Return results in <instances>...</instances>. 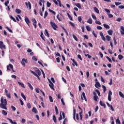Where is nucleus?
<instances>
[{
    "label": "nucleus",
    "mask_w": 124,
    "mask_h": 124,
    "mask_svg": "<svg viewBox=\"0 0 124 124\" xmlns=\"http://www.w3.org/2000/svg\"><path fill=\"white\" fill-rule=\"evenodd\" d=\"M0 107L2 109H4L5 110H7V108L6 105H7V100L6 99H3V97H2L0 99Z\"/></svg>",
    "instance_id": "1"
},
{
    "label": "nucleus",
    "mask_w": 124,
    "mask_h": 124,
    "mask_svg": "<svg viewBox=\"0 0 124 124\" xmlns=\"http://www.w3.org/2000/svg\"><path fill=\"white\" fill-rule=\"evenodd\" d=\"M50 24L52 29H53V30H54L55 31H57V29H58V26L56 24V23L54 22H53L52 21H51L50 22Z\"/></svg>",
    "instance_id": "2"
},
{
    "label": "nucleus",
    "mask_w": 124,
    "mask_h": 124,
    "mask_svg": "<svg viewBox=\"0 0 124 124\" xmlns=\"http://www.w3.org/2000/svg\"><path fill=\"white\" fill-rule=\"evenodd\" d=\"M10 68H11V69H12V71L13 72H15V71H14V69H13V65H12L11 64H9L7 66V69L9 71H11Z\"/></svg>",
    "instance_id": "3"
},
{
    "label": "nucleus",
    "mask_w": 124,
    "mask_h": 124,
    "mask_svg": "<svg viewBox=\"0 0 124 124\" xmlns=\"http://www.w3.org/2000/svg\"><path fill=\"white\" fill-rule=\"evenodd\" d=\"M25 62L27 63L28 62V60L22 59V61L21 62V63L24 66H26V64L25 63Z\"/></svg>",
    "instance_id": "4"
},
{
    "label": "nucleus",
    "mask_w": 124,
    "mask_h": 124,
    "mask_svg": "<svg viewBox=\"0 0 124 124\" xmlns=\"http://www.w3.org/2000/svg\"><path fill=\"white\" fill-rule=\"evenodd\" d=\"M112 95V92L111 91H108V101H111L112 99L111 98V95Z\"/></svg>",
    "instance_id": "5"
},
{
    "label": "nucleus",
    "mask_w": 124,
    "mask_h": 124,
    "mask_svg": "<svg viewBox=\"0 0 124 124\" xmlns=\"http://www.w3.org/2000/svg\"><path fill=\"white\" fill-rule=\"evenodd\" d=\"M5 45H3V42L0 41V49L2 50V49H5Z\"/></svg>",
    "instance_id": "6"
},
{
    "label": "nucleus",
    "mask_w": 124,
    "mask_h": 124,
    "mask_svg": "<svg viewBox=\"0 0 124 124\" xmlns=\"http://www.w3.org/2000/svg\"><path fill=\"white\" fill-rule=\"evenodd\" d=\"M30 72H31V73H32L33 75H34V76L37 78L39 80H40V78L36 73H35V72H33V71L32 70H30Z\"/></svg>",
    "instance_id": "7"
},
{
    "label": "nucleus",
    "mask_w": 124,
    "mask_h": 124,
    "mask_svg": "<svg viewBox=\"0 0 124 124\" xmlns=\"http://www.w3.org/2000/svg\"><path fill=\"white\" fill-rule=\"evenodd\" d=\"M25 21L26 24L28 25V26H29V27H30V24L29 23H31V21H30V19H29V18L27 17H25Z\"/></svg>",
    "instance_id": "8"
},
{
    "label": "nucleus",
    "mask_w": 124,
    "mask_h": 124,
    "mask_svg": "<svg viewBox=\"0 0 124 124\" xmlns=\"http://www.w3.org/2000/svg\"><path fill=\"white\" fill-rule=\"evenodd\" d=\"M49 86L50 87V89H51V90H53V91H55V88H54V84L53 83V82H50L49 84Z\"/></svg>",
    "instance_id": "9"
},
{
    "label": "nucleus",
    "mask_w": 124,
    "mask_h": 124,
    "mask_svg": "<svg viewBox=\"0 0 124 124\" xmlns=\"http://www.w3.org/2000/svg\"><path fill=\"white\" fill-rule=\"evenodd\" d=\"M99 104L101 106H102L104 108H106V105L102 102V101L99 102Z\"/></svg>",
    "instance_id": "10"
},
{
    "label": "nucleus",
    "mask_w": 124,
    "mask_h": 124,
    "mask_svg": "<svg viewBox=\"0 0 124 124\" xmlns=\"http://www.w3.org/2000/svg\"><path fill=\"white\" fill-rule=\"evenodd\" d=\"M121 31H120V32L122 35H124V27L121 26L120 28Z\"/></svg>",
    "instance_id": "11"
},
{
    "label": "nucleus",
    "mask_w": 124,
    "mask_h": 124,
    "mask_svg": "<svg viewBox=\"0 0 124 124\" xmlns=\"http://www.w3.org/2000/svg\"><path fill=\"white\" fill-rule=\"evenodd\" d=\"M35 73H37L38 76H40L41 75V72L39 69H37L35 71Z\"/></svg>",
    "instance_id": "12"
},
{
    "label": "nucleus",
    "mask_w": 124,
    "mask_h": 124,
    "mask_svg": "<svg viewBox=\"0 0 124 124\" xmlns=\"http://www.w3.org/2000/svg\"><path fill=\"white\" fill-rule=\"evenodd\" d=\"M32 112L33 113H35V114H37L38 111H37V109H36V108L33 107L32 109Z\"/></svg>",
    "instance_id": "13"
},
{
    "label": "nucleus",
    "mask_w": 124,
    "mask_h": 124,
    "mask_svg": "<svg viewBox=\"0 0 124 124\" xmlns=\"http://www.w3.org/2000/svg\"><path fill=\"white\" fill-rule=\"evenodd\" d=\"M76 115V109L75 108L73 111V119L75 121H76V119L75 118Z\"/></svg>",
    "instance_id": "14"
},
{
    "label": "nucleus",
    "mask_w": 124,
    "mask_h": 124,
    "mask_svg": "<svg viewBox=\"0 0 124 124\" xmlns=\"http://www.w3.org/2000/svg\"><path fill=\"white\" fill-rule=\"evenodd\" d=\"M95 88H100V87H101V85H100V83H99V82H96V84H95Z\"/></svg>",
    "instance_id": "15"
},
{
    "label": "nucleus",
    "mask_w": 124,
    "mask_h": 124,
    "mask_svg": "<svg viewBox=\"0 0 124 124\" xmlns=\"http://www.w3.org/2000/svg\"><path fill=\"white\" fill-rule=\"evenodd\" d=\"M103 26H104V28H105V29H106L107 30H109V29H110V26H109V25H108V24H104Z\"/></svg>",
    "instance_id": "16"
},
{
    "label": "nucleus",
    "mask_w": 124,
    "mask_h": 124,
    "mask_svg": "<svg viewBox=\"0 0 124 124\" xmlns=\"http://www.w3.org/2000/svg\"><path fill=\"white\" fill-rule=\"evenodd\" d=\"M27 84H28V86H29V87L30 88V89L31 91H32V90H33V87H32V86L31 85V84L30 83V82H28Z\"/></svg>",
    "instance_id": "17"
},
{
    "label": "nucleus",
    "mask_w": 124,
    "mask_h": 124,
    "mask_svg": "<svg viewBox=\"0 0 124 124\" xmlns=\"http://www.w3.org/2000/svg\"><path fill=\"white\" fill-rule=\"evenodd\" d=\"M16 13H17V14H20L21 13V12H22V10H21L19 9H16Z\"/></svg>",
    "instance_id": "18"
},
{
    "label": "nucleus",
    "mask_w": 124,
    "mask_h": 124,
    "mask_svg": "<svg viewBox=\"0 0 124 124\" xmlns=\"http://www.w3.org/2000/svg\"><path fill=\"white\" fill-rule=\"evenodd\" d=\"M40 36H41L42 39H43V40H44V41H45V36H44V35H43V33L42 32H41Z\"/></svg>",
    "instance_id": "19"
},
{
    "label": "nucleus",
    "mask_w": 124,
    "mask_h": 124,
    "mask_svg": "<svg viewBox=\"0 0 124 124\" xmlns=\"http://www.w3.org/2000/svg\"><path fill=\"white\" fill-rule=\"evenodd\" d=\"M73 62H74V63L72 64L73 66H75V65L76 66H78V63L76 62V61H75V60H73Z\"/></svg>",
    "instance_id": "20"
},
{
    "label": "nucleus",
    "mask_w": 124,
    "mask_h": 124,
    "mask_svg": "<svg viewBox=\"0 0 124 124\" xmlns=\"http://www.w3.org/2000/svg\"><path fill=\"white\" fill-rule=\"evenodd\" d=\"M119 94L120 95V96L121 97H122V98H124V93H123L122 92H119Z\"/></svg>",
    "instance_id": "21"
},
{
    "label": "nucleus",
    "mask_w": 124,
    "mask_h": 124,
    "mask_svg": "<svg viewBox=\"0 0 124 124\" xmlns=\"http://www.w3.org/2000/svg\"><path fill=\"white\" fill-rule=\"evenodd\" d=\"M45 35H47V37H50V35H49V33L48 32V31H47V29L45 30Z\"/></svg>",
    "instance_id": "22"
},
{
    "label": "nucleus",
    "mask_w": 124,
    "mask_h": 124,
    "mask_svg": "<svg viewBox=\"0 0 124 124\" xmlns=\"http://www.w3.org/2000/svg\"><path fill=\"white\" fill-rule=\"evenodd\" d=\"M87 23H88V24H93V19H92V18H90L88 20Z\"/></svg>",
    "instance_id": "23"
},
{
    "label": "nucleus",
    "mask_w": 124,
    "mask_h": 124,
    "mask_svg": "<svg viewBox=\"0 0 124 124\" xmlns=\"http://www.w3.org/2000/svg\"><path fill=\"white\" fill-rule=\"evenodd\" d=\"M108 33L109 35H112V34H113V31H112V30H108Z\"/></svg>",
    "instance_id": "24"
},
{
    "label": "nucleus",
    "mask_w": 124,
    "mask_h": 124,
    "mask_svg": "<svg viewBox=\"0 0 124 124\" xmlns=\"http://www.w3.org/2000/svg\"><path fill=\"white\" fill-rule=\"evenodd\" d=\"M2 114L4 115V116H6L7 115V112L4 110H2Z\"/></svg>",
    "instance_id": "25"
},
{
    "label": "nucleus",
    "mask_w": 124,
    "mask_h": 124,
    "mask_svg": "<svg viewBox=\"0 0 124 124\" xmlns=\"http://www.w3.org/2000/svg\"><path fill=\"white\" fill-rule=\"evenodd\" d=\"M86 29L87 31H91V27H90V26L89 25H87L86 26Z\"/></svg>",
    "instance_id": "26"
},
{
    "label": "nucleus",
    "mask_w": 124,
    "mask_h": 124,
    "mask_svg": "<svg viewBox=\"0 0 124 124\" xmlns=\"http://www.w3.org/2000/svg\"><path fill=\"white\" fill-rule=\"evenodd\" d=\"M21 95L22 98H23V99H24V100H27V97H26V96H25L24 93H21Z\"/></svg>",
    "instance_id": "27"
},
{
    "label": "nucleus",
    "mask_w": 124,
    "mask_h": 124,
    "mask_svg": "<svg viewBox=\"0 0 124 124\" xmlns=\"http://www.w3.org/2000/svg\"><path fill=\"white\" fill-rule=\"evenodd\" d=\"M18 84L20 85V86H21V87H22V88H25V85L23 83H22L18 81L17 82Z\"/></svg>",
    "instance_id": "28"
},
{
    "label": "nucleus",
    "mask_w": 124,
    "mask_h": 124,
    "mask_svg": "<svg viewBox=\"0 0 124 124\" xmlns=\"http://www.w3.org/2000/svg\"><path fill=\"white\" fill-rule=\"evenodd\" d=\"M102 88L103 89L104 93H105L106 91H107V89L106 88V87L105 85H102Z\"/></svg>",
    "instance_id": "29"
},
{
    "label": "nucleus",
    "mask_w": 124,
    "mask_h": 124,
    "mask_svg": "<svg viewBox=\"0 0 124 124\" xmlns=\"http://www.w3.org/2000/svg\"><path fill=\"white\" fill-rule=\"evenodd\" d=\"M106 39L107 40H108V41H110V40H111V37L108 35H107L106 36Z\"/></svg>",
    "instance_id": "30"
},
{
    "label": "nucleus",
    "mask_w": 124,
    "mask_h": 124,
    "mask_svg": "<svg viewBox=\"0 0 124 124\" xmlns=\"http://www.w3.org/2000/svg\"><path fill=\"white\" fill-rule=\"evenodd\" d=\"M55 108L56 114V115H58L59 114V110L58 109V107H57V106H55Z\"/></svg>",
    "instance_id": "31"
},
{
    "label": "nucleus",
    "mask_w": 124,
    "mask_h": 124,
    "mask_svg": "<svg viewBox=\"0 0 124 124\" xmlns=\"http://www.w3.org/2000/svg\"><path fill=\"white\" fill-rule=\"evenodd\" d=\"M94 10L95 12H96V13L99 14V10L96 7H94Z\"/></svg>",
    "instance_id": "32"
},
{
    "label": "nucleus",
    "mask_w": 124,
    "mask_h": 124,
    "mask_svg": "<svg viewBox=\"0 0 124 124\" xmlns=\"http://www.w3.org/2000/svg\"><path fill=\"white\" fill-rule=\"evenodd\" d=\"M82 96L83 97V98H84V100L87 101V98L86 97V94H85V92L82 93Z\"/></svg>",
    "instance_id": "33"
},
{
    "label": "nucleus",
    "mask_w": 124,
    "mask_h": 124,
    "mask_svg": "<svg viewBox=\"0 0 124 124\" xmlns=\"http://www.w3.org/2000/svg\"><path fill=\"white\" fill-rule=\"evenodd\" d=\"M97 99H98V96H93V100L94 101L97 102Z\"/></svg>",
    "instance_id": "34"
},
{
    "label": "nucleus",
    "mask_w": 124,
    "mask_h": 124,
    "mask_svg": "<svg viewBox=\"0 0 124 124\" xmlns=\"http://www.w3.org/2000/svg\"><path fill=\"white\" fill-rule=\"evenodd\" d=\"M52 119L54 122V123H57V119L56 118V116L53 115Z\"/></svg>",
    "instance_id": "35"
},
{
    "label": "nucleus",
    "mask_w": 124,
    "mask_h": 124,
    "mask_svg": "<svg viewBox=\"0 0 124 124\" xmlns=\"http://www.w3.org/2000/svg\"><path fill=\"white\" fill-rule=\"evenodd\" d=\"M48 11H49V12H51V13H52V14H53V15H56V12H55V11H53L51 9H48Z\"/></svg>",
    "instance_id": "36"
},
{
    "label": "nucleus",
    "mask_w": 124,
    "mask_h": 124,
    "mask_svg": "<svg viewBox=\"0 0 124 124\" xmlns=\"http://www.w3.org/2000/svg\"><path fill=\"white\" fill-rule=\"evenodd\" d=\"M118 59L119 60H122V59H124V56L122 55L121 54H120L118 55Z\"/></svg>",
    "instance_id": "37"
},
{
    "label": "nucleus",
    "mask_w": 124,
    "mask_h": 124,
    "mask_svg": "<svg viewBox=\"0 0 124 124\" xmlns=\"http://www.w3.org/2000/svg\"><path fill=\"white\" fill-rule=\"evenodd\" d=\"M75 5H76V6L78 7V8H81V5L80 4V3H76Z\"/></svg>",
    "instance_id": "38"
},
{
    "label": "nucleus",
    "mask_w": 124,
    "mask_h": 124,
    "mask_svg": "<svg viewBox=\"0 0 124 124\" xmlns=\"http://www.w3.org/2000/svg\"><path fill=\"white\" fill-rule=\"evenodd\" d=\"M49 99L50 100V102H54V100H53V97L51 96H49Z\"/></svg>",
    "instance_id": "39"
},
{
    "label": "nucleus",
    "mask_w": 124,
    "mask_h": 124,
    "mask_svg": "<svg viewBox=\"0 0 124 124\" xmlns=\"http://www.w3.org/2000/svg\"><path fill=\"white\" fill-rule=\"evenodd\" d=\"M10 18H11V19H12V20H13V21H14V22H17V21L15 19V18L13 17L12 16H10Z\"/></svg>",
    "instance_id": "40"
},
{
    "label": "nucleus",
    "mask_w": 124,
    "mask_h": 124,
    "mask_svg": "<svg viewBox=\"0 0 124 124\" xmlns=\"http://www.w3.org/2000/svg\"><path fill=\"white\" fill-rule=\"evenodd\" d=\"M73 37L76 41H78V38H77V37H76L75 35L73 34Z\"/></svg>",
    "instance_id": "41"
},
{
    "label": "nucleus",
    "mask_w": 124,
    "mask_h": 124,
    "mask_svg": "<svg viewBox=\"0 0 124 124\" xmlns=\"http://www.w3.org/2000/svg\"><path fill=\"white\" fill-rule=\"evenodd\" d=\"M95 92L96 93H97V94H98V95L99 96H100V92H99V90H96L95 91Z\"/></svg>",
    "instance_id": "42"
},
{
    "label": "nucleus",
    "mask_w": 124,
    "mask_h": 124,
    "mask_svg": "<svg viewBox=\"0 0 124 124\" xmlns=\"http://www.w3.org/2000/svg\"><path fill=\"white\" fill-rule=\"evenodd\" d=\"M47 16H48V12L45 11V15H44V18L45 19V18H46V17H47Z\"/></svg>",
    "instance_id": "43"
},
{
    "label": "nucleus",
    "mask_w": 124,
    "mask_h": 124,
    "mask_svg": "<svg viewBox=\"0 0 124 124\" xmlns=\"http://www.w3.org/2000/svg\"><path fill=\"white\" fill-rule=\"evenodd\" d=\"M27 107H28V109H31V103H28Z\"/></svg>",
    "instance_id": "44"
},
{
    "label": "nucleus",
    "mask_w": 124,
    "mask_h": 124,
    "mask_svg": "<svg viewBox=\"0 0 124 124\" xmlns=\"http://www.w3.org/2000/svg\"><path fill=\"white\" fill-rule=\"evenodd\" d=\"M32 60H33V61H35V62H37V58H36L35 56H33L32 57Z\"/></svg>",
    "instance_id": "45"
},
{
    "label": "nucleus",
    "mask_w": 124,
    "mask_h": 124,
    "mask_svg": "<svg viewBox=\"0 0 124 124\" xmlns=\"http://www.w3.org/2000/svg\"><path fill=\"white\" fill-rule=\"evenodd\" d=\"M67 16L68 18L70 19L71 21H72V17L70 15H69L68 13L67 14Z\"/></svg>",
    "instance_id": "46"
},
{
    "label": "nucleus",
    "mask_w": 124,
    "mask_h": 124,
    "mask_svg": "<svg viewBox=\"0 0 124 124\" xmlns=\"http://www.w3.org/2000/svg\"><path fill=\"white\" fill-rule=\"evenodd\" d=\"M95 23L97 25H101V22H100V21H99L98 20H95Z\"/></svg>",
    "instance_id": "47"
},
{
    "label": "nucleus",
    "mask_w": 124,
    "mask_h": 124,
    "mask_svg": "<svg viewBox=\"0 0 124 124\" xmlns=\"http://www.w3.org/2000/svg\"><path fill=\"white\" fill-rule=\"evenodd\" d=\"M6 29L7 30V31H9V32H13V31H12V30H11V29H10L8 27H6Z\"/></svg>",
    "instance_id": "48"
},
{
    "label": "nucleus",
    "mask_w": 124,
    "mask_h": 124,
    "mask_svg": "<svg viewBox=\"0 0 124 124\" xmlns=\"http://www.w3.org/2000/svg\"><path fill=\"white\" fill-rule=\"evenodd\" d=\"M108 15L109 17V18H113V16L112 15V14H108Z\"/></svg>",
    "instance_id": "49"
},
{
    "label": "nucleus",
    "mask_w": 124,
    "mask_h": 124,
    "mask_svg": "<svg viewBox=\"0 0 124 124\" xmlns=\"http://www.w3.org/2000/svg\"><path fill=\"white\" fill-rule=\"evenodd\" d=\"M116 123L118 124H121V121H120V119H119V118L116 120Z\"/></svg>",
    "instance_id": "50"
},
{
    "label": "nucleus",
    "mask_w": 124,
    "mask_h": 124,
    "mask_svg": "<svg viewBox=\"0 0 124 124\" xmlns=\"http://www.w3.org/2000/svg\"><path fill=\"white\" fill-rule=\"evenodd\" d=\"M47 4V7H50L51 6V3L49 2V1H47L46 2Z\"/></svg>",
    "instance_id": "51"
},
{
    "label": "nucleus",
    "mask_w": 124,
    "mask_h": 124,
    "mask_svg": "<svg viewBox=\"0 0 124 124\" xmlns=\"http://www.w3.org/2000/svg\"><path fill=\"white\" fill-rule=\"evenodd\" d=\"M32 22H33V23H34V24H36V23H37L35 18H32Z\"/></svg>",
    "instance_id": "52"
},
{
    "label": "nucleus",
    "mask_w": 124,
    "mask_h": 124,
    "mask_svg": "<svg viewBox=\"0 0 124 124\" xmlns=\"http://www.w3.org/2000/svg\"><path fill=\"white\" fill-rule=\"evenodd\" d=\"M6 96L9 98H11V96H10V93L9 92L6 94Z\"/></svg>",
    "instance_id": "53"
},
{
    "label": "nucleus",
    "mask_w": 124,
    "mask_h": 124,
    "mask_svg": "<svg viewBox=\"0 0 124 124\" xmlns=\"http://www.w3.org/2000/svg\"><path fill=\"white\" fill-rule=\"evenodd\" d=\"M11 108L13 110V111H16V108H15V107L13 106H11Z\"/></svg>",
    "instance_id": "54"
},
{
    "label": "nucleus",
    "mask_w": 124,
    "mask_h": 124,
    "mask_svg": "<svg viewBox=\"0 0 124 124\" xmlns=\"http://www.w3.org/2000/svg\"><path fill=\"white\" fill-rule=\"evenodd\" d=\"M78 57L80 60V61H83V59H82V56L80 55V54L78 55Z\"/></svg>",
    "instance_id": "55"
},
{
    "label": "nucleus",
    "mask_w": 124,
    "mask_h": 124,
    "mask_svg": "<svg viewBox=\"0 0 124 124\" xmlns=\"http://www.w3.org/2000/svg\"><path fill=\"white\" fill-rule=\"evenodd\" d=\"M115 5L118 6V5H120V4H122V3L121 2H115Z\"/></svg>",
    "instance_id": "56"
},
{
    "label": "nucleus",
    "mask_w": 124,
    "mask_h": 124,
    "mask_svg": "<svg viewBox=\"0 0 124 124\" xmlns=\"http://www.w3.org/2000/svg\"><path fill=\"white\" fill-rule=\"evenodd\" d=\"M79 116L80 118V121H82V118H83V115H82V112H79Z\"/></svg>",
    "instance_id": "57"
},
{
    "label": "nucleus",
    "mask_w": 124,
    "mask_h": 124,
    "mask_svg": "<svg viewBox=\"0 0 124 124\" xmlns=\"http://www.w3.org/2000/svg\"><path fill=\"white\" fill-rule=\"evenodd\" d=\"M8 3H9V0H7L5 3H4V5L5 6H7Z\"/></svg>",
    "instance_id": "58"
},
{
    "label": "nucleus",
    "mask_w": 124,
    "mask_h": 124,
    "mask_svg": "<svg viewBox=\"0 0 124 124\" xmlns=\"http://www.w3.org/2000/svg\"><path fill=\"white\" fill-rule=\"evenodd\" d=\"M109 85H110V86L113 84V79H112V78L110 79V82H109Z\"/></svg>",
    "instance_id": "59"
},
{
    "label": "nucleus",
    "mask_w": 124,
    "mask_h": 124,
    "mask_svg": "<svg viewBox=\"0 0 124 124\" xmlns=\"http://www.w3.org/2000/svg\"><path fill=\"white\" fill-rule=\"evenodd\" d=\"M93 35H94V37L96 38L97 37V35H96V34L94 32V31H93Z\"/></svg>",
    "instance_id": "60"
},
{
    "label": "nucleus",
    "mask_w": 124,
    "mask_h": 124,
    "mask_svg": "<svg viewBox=\"0 0 124 124\" xmlns=\"http://www.w3.org/2000/svg\"><path fill=\"white\" fill-rule=\"evenodd\" d=\"M92 17L94 20H96V16L94 15H92Z\"/></svg>",
    "instance_id": "61"
},
{
    "label": "nucleus",
    "mask_w": 124,
    "mask_h": 124,
    "mask_svg": "<svg viewBox=\"0 0 124 124\" xmlns=\"http://www.w3.org/2000/svg\"><path fill=\"white\" fill-rule=\"evenodd\" d=\"M78 20L81 23V21H82V17L81 16L78 17Z\"/></svg>",
    "instance_id": "62"
},
{
    "label": "nucleus",
    "mask_w": 124,
    "mask_h": 124,
    "mask_svg": "<svg viewBox=\"0 0 124 124\" xmlns=\"http://www.w3.org/2000/svg\"><path fill=\"white\" fill-rule=\"evenodd\" d=\"M116 21L117 22H120V21H122V18L121 17L117 18V19H116Z\"/></svg>",
    "instance_id": "63"
},
{
    "label": "nucleus",
    "mask_w": 124,
    "mask_h": 124,
    "mask_svg": "<svg viewBox=\"0 0 124 124\" xmlns=\"http://www.w3.org/2000/svg\"><path fill=\"white\" fill-rule=\"evenodd\" d=\"M76 119L78 121L79 120V114L78 113L76 114Z\"/></svg>",
    "instance_id": "64"
}]
</instances>
